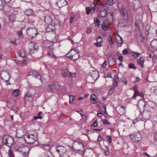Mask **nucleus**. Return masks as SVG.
Wrapping results in <instances>:
<instances>
[{
    "label": "nucleus",
    "instance_id": "f257e3e1",
    "mask_svg": "<svg viewBox=\"0 0 157 157\" xmlns=\"http://www.w3.org/2000/svg\"><path fill=\"white\" fill-rule=\"evenodd\" d=\"M37 138L38 133L33 132L31 133H27L24 136V140L26 143L28 144H33L37 140Z\"/></svg>",
    "mask_w": 157,
    "mask_h": 157
},
{
    "label": "nucleus",
    "instance_id": "f03ea898",
    "mask_svg": "<svg viewBox=\"0 0 157 157\" xmlns=\"http://www.w3.org/2000/svg\"><path fill=\"white\" fill-rule=\"evenodd\" d=\"M14 150L15 151L21 152L22 155L26 156L29 154L30 149L28 147L21 144L15 147Z\"/></svg>",
    "mask_w": 157,
    "mask_h": 157
},
{
    "label": "nucleus",
    "instance_id": "7ed1b4c3",
    "mask_svg": "<svg viewBox=\"0 0 157 157\" xmlns=\"http://www.w3.org/2000/svg\"><path fill=\"white\" fill-rule=\"evenodd\" d=\"M96 9L98 11L100 12V15L102 17H105L106 15V12L105 11V8L102 3L96 4Z\"/></svg>",
    "mask_w": 157,
    "mask_h": 157
},
{
    "label": "nucleus",
    "instance_id": "20e7f679",
    "mask_svg": "<svg viewBox=\"0 0 157 157\" xmlns=\"http://www.w3.org/2000/svg\"><path fill=\"white\" fill-rule=\"evenodd\" d=\"M2 139L3 142L9 147L11 146L13 143V138L8 135H4Z\"/></svg>",
    "mask_w": 157,
    "mask_h": 157
},
{
    "label": "nucleus",
    "instance_id": "39448f33",
    "mask_svg": "<svg viewBox=\"0 0 157 157\" xmlns=\"http://www.w3.org/2000/svg\"><path fill=\"white\" fill-rule=\"evenodd\" d=\"M73 147L76 151H81V148H84V145L83 144L80 142L77 141H75L73 144Z\"/></svg>",
    "mask_w": 157,
    "mask_h": 157
},
{
    "label": "nucleus",
    "instance_id": "423d86ee",
    "mask_svg": "<svg viewBox=\"0 0 157 157\" xmlns=\"http://www.w3.org/2000/svg\"><path fill=\"white\" fill-rule=\"evenodd\" d=\"M27 33L29 36L32 38L35 37L38 34L36 30L33 28H30L27 29Z\"/></svg>",
    "mask_w": 157,
    "mask_h": 157
},
{
    "label": "nucleus",
    "instance_id": "0eeeda50",
    "mask_svg": "<svg viewBox=\"0 0 157 157\" xmlns=\"http://www.w3.org/2000/svg\"><path fill=\"white\" fill-rule=\"evenodd\" d=\"M56 151L59 154L60 156H62L63 154L67 151L66 148L62 146L57 147Z\"/></svg>",
    "mask_w": 157,
    "mask_h": 157
},
{
    "label": "nucleus",
    "instance_id": "6e6552de",
    "mask_svg": "<svg viewBox=\"0 0 157 157\" xmlns=\"http://www.w3.org/2000/svg\"><path fill=\"white\" fill-rule=\"evenodd\" d=\"M117 113L121 115H123L125 113L126 107L124 106H118L116 107Z\"/></svg>",
    "mask_w": 157,
    "mask_h": 157
},
{
    "label": "nucleus",
    "instance_id": "1a4fd4ad",
    "mask_svg": "<svg viewBox=\"0 0 157 157\" xmlns=\"http://www.w3.org/2000/svg\"><path fill=\"white\" fill-rule=\"evenodd\" d=\"M130 138L134 141L137 142L140 140L141 139V136L140 134H132L130 135Z\"/></svg>",
    "mask_w": 157,
    "mask_h": 157
},
{
    "label": "nucleus",
    "instance_id": "9d476101",
    "mask_svg": "<svg viewBox=\"0 0 157 157\" xmlns=\"http://www.w3.org/2000/svg\"><path fill=\"white\" fill-rule=\"evenodd\" d=\"M137 106L138 107L140 112L144 111L146 107V104L145 102L143 100H140L137 105Z\"/></svg>",
    "mask_w": 157,
    "mask_h": 157
},
{
    "label": "nucleus",
    "instance_id": "9b49d317",
    "mask_svg": "<svg viewBox=\"0 0 157 157\" xmlns=\"http://www.w3.org/2000/svg\"><path fill=\"white\" fill-rule=\"evenodd\" d=\"M51 44V45L48 46V48L51 49V51L49 52L47 54V55L49 56L51 58H54L55 59H56L57 57L55 55L53 52L52 51L53 47V44L52 42H49Z\"/></svg>",
    "mask_w": 157,
    "mask_h": 157
},
{
    "label": "nucleus",
    "instance_id": "f8f14e48",
    "mask_svg": "<svg viewBox=\"0 0 157 157\" xmlns=\"http://www.w3.org/2000/svg\"><path fill=\"white\" fill-rule=\"evenodd\" d=\"M49 89L52 91H56L58 89V86L57 83L55 82L51 83L49 86Z\"/></svg>",
    "mask_w": 157,
    "mask_h": 157
},
{
    "label": "nucleus",
    "instance_id": "ddd939ff",
    "mask_svg": "<svg viewBox=\"0 0 157 157\" xmlns=\"http://www.w3.org/2000/svg\"><path fill=\"white\" fill-rule=\"evenodd\" d=\"M143 114V116L145 120H147L149 119L151 115V112L150 111H147L144 112Z\"/></svg>",
    "mask_w": 157,
    "mask_h": 157
},
{
    "label": "nucleus",
    "instance_id": "4468645a",
    "mask_svg": "<svg viewBox=\"0 0 157 157\" xmlns=\"http://www.w3.org/2000/svg\"><path fill=\"white\" fill-rule=\"evenodd\" d=\"M55 27L53 25L50 24L48 25L46 29V31L47 32H56V30Z\"/></svg>",
    "mask_w": 157,
    "mask_h": 157
},
{
    "label": "nucleus",
    "instance_id": "2eb2a0df",
    "mask_svg": "<svg viewBox=\"0 0 157 157\" xmlns=\"http://www.w3.org/2000/svg\"><path fill=\"white\" fill-rule=\"evenodd\" d=\"M120 12L121 15L124 17H126L128 16L127 10L123 7L120 9Z\"/></svg>",
    "mask_w": 157,
    "mask_h": 157
},
{
    "label": "nucleus",
    "instance_id": "dca6fc26",
    "mask_svg": "<svg viewBox=\"0 0 157 157\" xmlns=\"http://www.w3.org/2000/svg\"><path fill=\"white\" fill-rule=\"evenodd\" d=\"M29 47L31 49H33L34 50H36L38 49V46L35 43L33 42H30L29 45Z\"/></svg>",
    "mask_w": 157,
    "mask_h": 157
},
{
    "label": "nucleus",
    "instance_id": "f3484780",
    "mask_svg": "<svg viewBox=\"0 0 157 157\" xmlns=\"http://www.w3.org/2000/svg\"><path fill=\"white\" fill-rule=\"evenodd\" d=\"M60 73L64 78H66L68 75L69 71L67 69H62L60 71Z\"/></svg>",
    "mask_w": 157,
    "mask_h": 157
},
{
    "label": "nucleus",
    "instance_id": "a211bd4d",
    "mask_svg": "<svg viewBox=\"0 0 157 157\" xmlns=\"http://www.w3.org/2000/svg\"><path fill=\"white\" fill-rule=\"evenodd\" d=\"M101 26L102 27V29L105 31H108L109 30V26L107 24L105 21H103L102 24Z\"/></svg>",
    "mask_w": 157,
    "mask_h": 157
},
{
    "label": "nucleus",
    "instance_id": "6ab92c4d",
    "mask_svg": "<svg viewBox=\"0 0 157 157\" xmlns=\"http://www.w3.org/2000/svg\"><path fill=\"white\" fill-rule=\"evenodd\" d=\"M58 6L60 8H61L66 5L65 0H60L57 2Z\"/></svg>",
    "mask_w": 157,
    "mask_h": 157
},
{
    "label": "nucleus",
    "instance_id": "aec40b11",
    "mask_svg": "<svg viewBox=\"0 0 157 157\" xmlns=\"http://www.w3.org/2000/svg\"><path fill=\"white\" fill-rule=\"evenodd\" d=\"M113 80L114 81V82L112 85L114 86V87H115L117 85L119 81V78L117 75H116L114 77Z\"/></svg>",
    "mask_w": 157,
    "mask_h": 157
},
{
    "label": "nucleus",
    "instance_id": "412c9836",
    "mask_svg": "<svg viewBox=\"0 0 157 157\" xmlns=\"http://www.w3.org/2000/svg\"><path fill=\"white\" fill-rule=\"evenodd\" d=\"M91 76L94 79V80L95 81H96L99 78V75L98 73L96 71H94L92 72L91 74Z\"/></svg>",
    "mask_w": 157,
    "mask_h": 157
},
{
    "label": "nucleus",
    "instance_id": "4be33fe9",
    "mask_svg": "<svg viewBox=\"0 0 157 157\" xmlns=\"http://www.w3.org/2000/svg\"><path fill=\"white\" fill-rule=\"evenodd\" d=\"M137 61L138 64L140 65L141 67H144V63L145 62L144 59L142 57H140L139 59L137 60Z\"/></svg>",
    "mask_w": 157,
    "mask_h": 157
},
{
    "label": "nucleus",
    "instance_id": "5701e85b",
    "mask_svg": "<svg viewBox=\"0 0 157 157\" xmlns=\"http://www.w3.org/2000/svg\"><path fill=\"white\" fill-rule=\"evenodd\" d=\"M24 135V133L22 130L19 129L17 130L16 132V136L17 137L21 138Z\"/></svg>",
    "mask_w": 157,
    "mask_h": 157
},
{
    "label": "nucleus",
    "instance_id": "b1692460",
    "mask_svg": "<svg viewBox=\"0 0 157 157\" xmlns=\"http://www.w3.org/2000/svg\"><path fill=\"white\" fill-rule=\"evenodd\" d=\"M97 100L96 95L94 94L91 95L90 96V101L93 103L95 104L96 103Z\"/></svg>",
    "mask_w": 157,
    "mask_h": 157
},
{
    "label": "nucleus",
    "instance_id": "393cba45",
    "mask_svg": "<svg viewBox=\"0 0 157 157\" xmlns=\"http://www.w3.org/2000/svg\"><path fill=\"white\" fill-rule=\"evenodd\" d=\"M39 146L42 148L44 150L46 151H49L50 149V147L48 145L40 144Z\"/></svg>",
    "mask_w": 157,
    "mask_h": 157
},
{
    "label": "nucleus",
    "instance_id": "a878e982",
    "mask_svg": "<svg viewBox=\"0 0 157 157\" xmlns=\"http://www.w3.org/2000/svg\"><path fill=\"white\" fill-rule=\"evenodd\" d=\"M2 74L4 75L5 77L4 78H2L1 77V78L2 79L4 80L6 82L8 81L10 78L9 74L8 73L5 72L2 73Z\"/></svg>",
    "mask_w": 157,
    "mask_h": 157
},
{
    "label": "nucleus",
    "instance_id": "bb28decb",
    "mask_svg": "<svg viewBox=\"0 0 157 157\" xmlns=\"http://www.w3.org/2000/svg\"><path fill=\"white\" fill-rule=\"evenodd\" d=\"M24 12L25 13L27 16L31 15L33 13V11L31 9H27L24 11Z\"/></svg>",
    "mask_w": 157,
    "mask_h": 157
},
{
    "label": "nucleus",
    "instance_id": "cd10ccee",
    "mask_svg": "<svg viewBox=\"0 0 157 157\" xmlns=\"http://www.w3.org/2000/svg\"><path fill=\"white\" fill-rule=\"evenodd\" d=\"M17 55L19 56H21L23 57H25L26 56L24 51L22 49H21L19 52L17 53Z\"/></svg>",
    "mask_w": 157,
    "mask_h": 157
},
{
    "label": "nucleus",
    "instance_id": "c85d7f7f",
    "mask_svg": "<svg viewBox=\"0 0 157 157\" xmlns=\"http://www.w3.org/2000/svg\"><path fill=\"white\" fill-rule=\"evenodd\" d=\"M12 95L14 97H17L19 95V90L18 89L14 90L12 92Z\"/></svg>",
    "mask_w": 157,
    "mask_h": 157
},
{
    "label": "nucleus",
    "instance_id": "c756f323",
    "mask_svg": "<svg viewBox=\"0 0 157 157\" xmlns=\"http://www.w3.org/2000/svg\"><path fill=\"white\" fill-rule=\"evenodd\" d=\"M151 44L152 47L153 48L157 49V40L152 41L151 42Z\"/></svg>",
    "mask_w": 157,
    "mask_h": 157
},
{
    "label": "nucleus",
    "instance_id": "7c9ffc66",
    "mask_svg": "<svg viewBox=\"0 0 157 157\" xmlns=\"http://www.w3.org/2000/svg\"><path fill=\"white\" fill-rule=\"evenodd\" d=\"M94 21L95 23V25L97 27H99L100 25V21L97 17L94 18Z\"/></svg>",
    "mask_w": 157,
    "mask_h": 157
},
{
    "label": "nucleus",
    "instance_id": "2f4dec72",
    "mask_svg": "<svg viewBox=\"0 0 157 157\" xmlns=\"http://www.w3.org/2000/svg\"><path fill=\"white\" fill-rule=\"evenodd\" d=\"M32 75L38 79L41 80V77L39 73L37 72L34 71L32 73Z\"/></svg>",
    "mask_w": 157,
    "mask_h": 157
},
{
    "label": "nucleus",
    "instance_id": "473e14b6",
    "mask_svg": "<svg viewBox=\"0 0 157 157\" xmlns=\"http://www.w3.org/2000/svg\"><path fill=\"white\" fill-rule=\"evenodd\" d=\"M116 39L118 45H119L121 47L122 45L123 42V40L122 38L120 36H119Z\"/></svg>",
    "mask_w": 157,
    "mask_h": 157
},
{
    "label": "nucleus",
    "instance_id": "72a5a7b5",
    "mask_svg": "<svg viewBox=\"0 0 157 157\" xmlns=\"http://www.w3.org/2000/svg\"><path fill=\"white\" fill-rule=\"evenodd\" d=\"M80 57V56L79 54V51H77V53L73 55V60L75 61L78 59Z\"/></svg>",
    "mask_w": 157,
    "mask_h": 157
},
{
    "label": "nucleus",
    "instance_id": "f704fd0d",
    "mask_svg": "<svg viewBox=\"0 0 157 157\" xmlns=\"http://www.w3.org/2000/svg\"><path fill=\"white\" fill-rule=\"evenodd\" d=\"M116 2V0H107V4L109 6L113 5Z\"/></svg>",
    "mask_w": 157,
    "mask_h": 157
},
{
    "label": "nucleus",
    "instance_id": "c9c22d12",
    "mask_svg": "<svg viewBox=\"0 0 157 157\" xmlns=\"http://www.w3.org/2000/svg\"><path fill=\"white\" fill-rule=\"evenodd\" d=\"M108 41L110 45H112L114 44V42L112 41V38L111 35L109 36Z\"/></svg>",
    "mask_w": 157,
    "mask_h": 157
},
{
    "label": "nucleus",
    "instance_id": "e433bc0d",
    "mask_svg": "<svg viewBox=\"0 0 157 157\" xmlns=\"http://www.w3.org/2000/svg\"><path fill=\"white\" fill-rule=\"evenodd\" d=\"M132 54L133 56L135 58H137L140 56V54L139 53L136 52H133Z\"/></svg>",
    "mask_w": 157,
    "mask_h": 157
},
{
    "label": "nucleus",
    "instance_id": "4c0bfd02",
    "mask_svg": "<svg viewBox=\"0 0 157 157\" xmlns=\"http://www.w3.org/2000/svg\"><path fill=\"white\" fill-rule=\"evenodd\" d=\"M121 81L124 83L125 85H127L128 84V81L126 78L124 77H122L121 79Z\"/></svg>",
    "mask_w": 157,
    "mask_h": 157
},
{
    "label": "nucleus",
    "instance_id": "58836bf2",
    "mask_svg": "<svg viewBox=\"0 0 157 157\" xmlns=\"http://www.w3.org/2000/svg\"><path fill=\"white\" fill-rule=\"evenodd\" d=\"M78 19V18L76 17L71 16L70 18V21L71 23H72L74 21H76Z\"/></svg>",
    "mask_w": 157,
    "mask_h": 157
},
{
    "label": "nucleus",
    "instance_id": "ea45409f",
    "mask_svg": "<svg viewBox=\"0 0 157 157\" xmlns=\"http://www.w3.org/2000/svg\"><path fill=\"white\" fill-rule=\"evenodd\" d=\"M8 155L9 157H14V155L12 151L10 149L8 150Z\"/></svg>",
    "mask_w": 157,
    "mask_h": 157
},
{
    "label": "nucleus",
    "instance_id": "a19ab883",
    "mask_svg": "<svg viewBox=\"0 0 157 157\" xmlns=\"http://www.w3.org/2000/svg\"><path fill=\"white\" fill-rule=\"evenodd\" d=\"M91 11H93V12H94L96 8V5L94 4H93L91 5V7H90Z\"/></svg>",
    "mask_w": 157,
    "mask_h": 157
},
{
    "label": "nucleus",
    "instance_id": "79ce46f5",
    "mask_svg": "<svg viewBox=\"0 0 157 157\" xmlns=\"http://www.w3.org/2000/svg\"><path fill=\"white\" fill-rule=\"evenodd\" d=\"M128 67L130 69H136V67L135 66L134 64L133 63H130L128 65Z\"/></svg>",
    "mask_w": 157,
    "mask_h": 157
},
{
    "label": "nucleus",
    "instance_id": "37998d69",
    "mask_svg": "<svg viewBox=\"0 0 157 157\" xmlns=\"http://www.w3.org/2000/svg\"><path fill=\"white\" fill-rule=\"evenodd\" d=\"M140 92L138 90H135L134 92V94L132 96L133 99H136V96H137L138 94Z\"/></svg>",
    "mask_w": 157,
    "mask_h": 157
},
{
    "label": "nucleus",
    "instance_id": "c03bdc74",
    "mask_svg": "<svg viewBox=\"0 0 157 157\" xmlns=\"http://www.w3.org/2000/svg\"><path fill=\"white\" fill-rule=\"evenodd\" d=\"M2 1L1 0H0V9L2 10L3 11L5 10V8L7 6L6 5L3 6L2 5Z\"/></svg>",
    "mask_w": 157,
    "mask_h": 157
},
{
    "label": "nucleus",
    "instance_id": "a18cd8bd",
    "mask_svg": "<svg viewBox=\"0 0 157 157\" xmlns=\"http://www.w3.org/2000/svg\"><path fill=\"white\" fill-rule=\"evenodd\" d=\"M96 40L98 43H102L103 42V39L101 36H98Z\"/></svg>",
    "mask_w": 157,
    "mask_h": 157
},
{
    "label": "nucleus",
    "instance_id": "49530a36",
    "mask_svg": "<svg viewBox=\"0 0 157 157\" xmlns=\"http://www.w3.org/2000/svg\"><path fill=\"white\" fill-rule=\"evenodd\" d=\"M140 22L139 21H136L135 23V26L138 29H140Z\"/></svg>",
    "mask_w": 157,
    "mask_h": 157
},
{
    "label": "nucleus",
    "instance_id": "de8ad7c7",
    "mask_svg": "<svg viewBox=\"0 0 157 157\" xmlns=\"http://www.w3.org/2000/svg\"><path fill=\"white\" fill-rule=\"evenodd\" d=\"M70 97V101L69 102L70 103H72L74 100L75 97L73 95H71L69 96Z\"/></svg>",
    "mask_w": 157,
    "mask_h": 157
},
{
    "label": "nucleus",
    "instance_id": "09e8293b",
    "mask_svg": "<svg viewBox=\"0 0 157 157\" xmlns=\"http://www.w3.org/2000/svg\"><path fill=\"white\" fill-rule=\"evenodd\" d=\"M39 157H50V156L47 153H44L41 154Z\"/></svg>",
    "mask_w": 157,
    "mask_h": 157
},
{
    "label": "nucleus",
    "instance_id": "8fccbe9b",
    "mask_svg": "<svg viewBox=\"0 0 157 157\" xmlns=\"http://www.w3.org/2000/svg\"><path fill=\"white\" fill-rule=\"evenodd\" d=\"M17 34L18 37L20 38H22L23 36L21 30L18 31L17 32Z\"/></svg>",
    "mask_w": 157,
    "mask_h": 157
},
{
    "label": "nucleus",
    "instance_id": "3c124183",
    "mask_svg": "<svg viewBox=\"0 0 157 157\" xmlns=\"http://www.w3.org/2000/svg\"><path fill=\"white\" fill-rule=\"evenodd\" d=\"M106 139L107 141H109V143H111L112 142V140L111 137L109 136H106Z\"/></svg>",
    "mask_w": 157,
    "mask_h": 157
},
{
    "label": "nucleus",
    "instance_id": "603ef678",
    "mask_svg": "<svg viewBox=\"0 0 157 157\" xmlns=\"http://www.w3.org/2000/svg\"><path fill=\"white\" fill-rule=\"evenodd\" d=\"M68 75L69 76L73 78L75 77L76 75L75 73H72L71 72H69V73Z\"/></svg>",
    "mask_w": 157,
    "mask_h": 157
},
{
    "label": "nucleus",
    "instance_id": "864d4df0",
    "mask_svg": "<svg viewBox=\"0 0 157 157\" xmlns=\"http://www.w3.org/2000/svg\"><path fill=\"white\" fill-rule=\"evenodd\" d=\"M91 11L90 7H88L86 8V13L87 14H89Z\"/></svg>",
    "mask_w": 157,
    "mask_h": 157
},
{
    "label": "nucleus",
    "instance_id": "5fc2aeb1",
    "mask_svg": "<svg viewBox=\"0 0 157 157\" xmlns=\"http://www.w3.org/2000/svg\"><path fill=\"white\" fill-rule=\"evenodd\" d=\"M101 43H98V42H97L96 43H95L94 44L97 47H100L102 46V45L100 44Z\"/></svg>",
    "mask_w": 157,
    "mask_h": 157
},
{
    "label": "nucleus",
    "instance_id": "6e6d98bb",
    "mask_svg": "<svg viewBox=\"0 0 157 157\" xmlns=\"http://www.w3.org/2000/svg\"><path fill=\"white\" fill-rule=\"evenodd\" d=\"M103 122L104 124H106L107 125H109L110 124V122L107 120H104L103 121Z\"/></svg>",
    "mask_w": 157,
    "mask_h": 157
},
{
    "label": "nucleus",
    "instance_id": "4d7b16f0",
    "mask_svg": "<svg viewBox=\"0 0 157 157\" xmlns=\"http://www.w3.org/2000/svg\"><path fill=\"white\" fill-rule=\"evenodd\" d=\"M122 53L124 55H126L128 53V51L127 49H126L123 51Z\"/></svg>",
    "mask_w": 157,
    "mask_h": 157
},
{
    "label": "nucleus",
    "instance_id": "13d9d810",
    "mask_svg": "<svg viewBox=\"0 0 157 157\" xmlns=\"http://www.w3.org/2000/svg\"><path fill=\"white\" fill-rule=\"evenodd\" d=\"M33 118L35 120H36L38 119H42V117L41 115H38L37 116L34 117Z\"/></svg>",
    "mask_w": 157,
    "mask_h": 157
},
{
    "label": "nucleus",
    "instance_id": "bf43d9fd",
    "mask_svg": "<svg viewBox=\"0 0 157 157\" xmlns=\"http://www.w3.org/2000/svg\"><path fill=\"white\" fill-rule=\"evenodd\" d=\"M104 151L105 155L106 156L108 155L109 154V151L107 149H104Z\"/></svg>",
    "mask_w": 157,
    "mask_h": 157
},
{
    "label": "nucleus",
    "instance_id": "052dcab7",
    "mask_svg": "<svg viewBox=\"0 0 157 157\" xmlns=\"http://www.w3.org/2000/svg\"><path fill=\"white\" fill-rule=\"evenodd\" d=\"M98 122L97 121H95L92 124V126L94 127H95L96 126H97L98 124H97Z\"/></svg>",
    "mask_w": 157,
    "mask_h": 157
},
{
    "label": "nucleus",
    "instance_id": "680f3d73",
    "mask_svg": "<svg viewBox=\"0 0 157 157\" xmlns=\"http://www.w3.org/2000/svg\"><path fill=\"white\" fill-rule=\"evenodd\" d=\"M34 50H33V49H31L29 47V52H28L30 54H31L33 53L34 52Z\"/></svg>",
    "mask_w": 157,
    "mask_h": 157
},
{
    "label": "nucleus",
    "instance_id": "e2e57ef3",
    "mask_svg": "<svg viewBox=\"0 0 157 157\" xmlns=\"http://www.w3.org/2000/svg\"><path fill=\"white\" fill-rule=\"evenodd\" d=\"M123 56H120L118 58V59L121 62H122L123 61Z\"/></svg>",
    "mask_w": 157,
    "mask_h": 157
},
{
    "label": "nucleus",
    "instance_id": "0e129e2a",
    "mask_svg": "<svg viewBox=\"0 0 157 157\" xmlns=\"http://www.w3.org/2000/svg\"><path fill=\"white\" fill-rule=\"evenodd\" d=\"M106 61H105L101 65L102 67L103 68L106 67Z\"/></svg>",
    "mask_w": 157,
    "mask_h": 157
},
{
    "label": "nucleus",
    "instance_id": "69168bd1",
    "mask_svg": "<svg viewBox=\"0 0 157 157\" xmlns=\"http://www.w3.org/2000/svg\"><path fill=\"white\" fill-rule=\"evenodd\" d=\"M92 32V30L90 28H88L86 30V32L87 33H90Z\"/></svg>",
    "mask_w": 157,
    "mask_h": 157
},
{
    "label": "nucleus",
    "instance_id": "338daca9",
    "mask_svg": "<svg viewBox=\"0 0 157 157\" xmlns=\"http://www.w3.org/2000/svg\"><path fill=\"white\" fill-rule=\"evenodd\" d=\"M103 140V138L102 137V136H101L100 135H99L98 136V141L99 142H100V141H102Z\"/></svg>",
    "mask_w": 157,
    "mask_h": 157
},
{
    "label": "nucleus",
    "instance_id": "774afa93",
    "mask_svg": "<svg viewBox=\"0 0 157 157\" xmlns=\"http://www.w3.org/2000/svg\"><path fill=\"white\" fill-rule=\"evenodd\" d=\"M26 63V61L25 59L23 60L22 62H21V65L22 66H24L25 65Z\"/></svg>",
    "mask_w": 157,
    "mask_h": 157
}]
</instances>
